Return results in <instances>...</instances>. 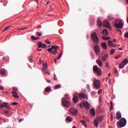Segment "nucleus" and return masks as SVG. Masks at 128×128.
<instances>
[{
	"mask_svg": "<svg viewBox=\"0 0 128 128\" xmlns=\"http://www.w3.org/2000/svg\"><path fill=\"white\" fill-rule=\"evenodd\" d=\"M42 48H46V44H42V46L41 47Z\"/></svg>",
	"mask_w": 128,
	"mask_h": 128,
	"instance_id": "obj_41",
	"label": "nucleus"
},
{
	"mask_svg": "<svg viewBox=\"0 0 128 128\" xmlns=\"http://www.w3.org/2000/svg\"><path fill=\"white\" fill-rule=\"evenodd\" d=\"M24 28H20L18 29V30H24Z\"/></svg>",
	"mask_w": 128,
	"mask_h": 128,
	"instance_id": "obj_58",
	"label": "nucleus"
},
{
	"mask_svg": "<svg viewBox=\"0 0 128 128\" xmlns=\"http://www.w3.org/2000/svg\"><path fill=\"white\" fill-rule=\"evenodd\" d=\"M116 116L117 120H120L122 118V114H120V112H118L116 114Z\"/></svg>",
	"mask_w": 128,
	"mask_h": 128,
	"instance_id": "obj_19",
	"label": "nucleus"
},
{
	"mask_svg": "<svg viewBox=\"0 0 128 128\" xmlns=\"http://www.w3.org/2000/svg\"><path fill=\"white\" fill-rule=\"evenodd\" d=\"M96 94V92H94V91H93L92 92V96H94V94Z\"/></svg>",
	"mask_w": 128,
	"mask_h": 128,
	"instance_id": "obj_48",
	"label": "nucleus"
},
{
	"mask_svg": "<svg viewBox=\"0 0 128 128\" xmlns=\"http://www.w3.org/2000/svg\"><path fill=\"white\" fill-rule=\"evenodd\" d=\"M128 63V60L127 59H124L122 62L119 65V68H124L125 66H126Z\"/></svg>",
	"mask_w": 128,
	"mask_h": 128,
	"instance_id": "obj_8",
	"label": "nucleus"
},
{
	"mask_svg": "<svg viewBox=\"0 0 128 128\" xmlns=\"http://www.w3.org/2000/svg\"><path fill=\"white\" fill-rule=\"evenodd\" d=\"M91 38L92 40H93V42H95V44H100L98 38V36L96 35V32H94L91 34Z\"/></svg>",
	"mask_w": 128,
	"mask_h": 128,
	"instance_id": "obj_2",
	"label": "nucleus"
},
{
	"mask_svg": "<svg viewBox=\"0 0 128 128\" xmlns=\"http://www.w3.org/2000/svg\"><path fill=\"white\" fill-rule=\"evenodd\" d=\"M98 94H102V90H100L98 91Z\"/></svg>",
	"mask_w": 128,
	"mask_h": 128,
	"instance_id": "obj_47",
	"label": "nucleus"
},
{
	"mask_svg": "<svg viewBox=\"0 0 128 128\" xmlns=\"http://www.w3.org/2000/svg\"><path fill=\"white\" fill-rule=\"evenodd\" d=\"M80 122L83 126H86V122L84 120H81Z\"/></svg>",
	"mask_w": 128,
	"mask_h": 128,
	"instance_id": "obj_31",
	"label": "nucleus"
},
{
	"mask_svg": "<svg viewBox=\"0 0 128 128\" xmlns=\"http://www.w3.org/2000/svg\"><path fill=\"white\" fill-rule=\"evenodd\" d=\"M80 106L82 108H84V102H81V103L80 104Z\"/></svg>",
	"mask_w": 128,
	"mask_h": 128,
	"instance_id": "obj_42",
	"label": "nucleus"
},
{
	"mask_svg": "<svg viewBox=\"0 0 128 128\" xmlns=\"http://www.w3.org/2000/svg\"><path fill=\"white\" fill-rule=\"evenodd\" d=\"M66 120L67 122H72V118L70 116H68L66 117Z\"/></svg>",
	"mask_w": 128,
	"mask_h": 128,
	"instance_id": "obj_25",
	"label": "nucleus"
},
{
	"mask_svg": "<svg viewBox=\"0 0 128 128\" xmlns=\"http://www.w3.org/2000/svg\"><path fill=\"white\" fill-rule=\"evenodd\" d=\"M62 52H61L60 54V56H60V58L62 56Z\"/></svg>",
	"mask_w": 128,
	"mask_h": 128,
	"instance_id": "obj_63",
	"label": "nucleus"
},
{
	"mask_svg": "<svg viewBox=\"0 0 128 128\" xmlns=\"http://www.w3.org/2000/svg\"><path fill=\"white\" fill-rule=\"evenodd\" d=\"M0 72L1 74H6V70L2 69L0 70Z\"/></svg>",
	"mask_w": 128,
	"mask_h": 128,
	"instance_id": "obj_35",
	"label": "nucleus"
},
{
	"mask_svg": "<svg viewBox=\"0 0 128 128\" xmlns=\"http://www.w3.org/2000/svg\"><path fill=\"white\" fill-rule=\"evenodd\" d=\"M22 120H24V119L22 118V119H20L18 122H22Z\"/></svg>",
	"mask_w": 128,
	"mask_h": 128,
	"instance_id": "obj_54",
	"label": "nucleus"
},
{
	"mask_svg": "<svg viewBox=\"0 0 128 128\" xmlns=\"http://www.w3.org/2000/svg\"><path fill=\"white\" fill-rule=\"evenodd\" d=\"M90 113L93 116H96V112L94 111V109L90 110Z\"/></svg>",
	"mask_w": 128,
	"mask_h": 128,
	"instance_id": "obj_23",
	"label": "nucleus"
},
{
	"mask_svg": "<svg viewBox=\"0 0 128 128\" xmlns=\"http://www.w3.org/2000/svg\"><path fill=\"white\" fill-rule=\"evenodd\" d=\"M62 88V86H60V85L57 84V85L55 86L54 88V90H58V88Z\"/></svg>",
	"mask_w": 128,
	"mask_h": 128,
	"instance_id": "obj_30",
	"label": "nucleus"
},
{
	"mask_svg": "<svg viewBox=\"0 0 128 128\" xmlns=\"http://www.w3.org/2000/svg\"><path fill=\"white\" fill-rule=\"evenodd\" d=\"M93 124L94 126H96V128H98V126H99L98 121L96 120V119L94 120Z\"/></svg>",
	"mask_w": 128,
	"mask_h": 128,
	"instance_id": "obj_18",
	"label": "nucleus"
},
{
	"mask_svg": "<svg viewBox=\"0 0 128 128\" xmlns=\"http://www.w3.org/2000/svg\"><path fill=\"white\" fill-rule=\"evenodd\" d=\"M12 94L13 98H16V100H18L20 98V96L18 95V92L16 91H12Z\"/></svg>",
	"mask_w": 128,
	"mask_h": 128,
	"instance_id": "obj_14",
	"label": "nucleus"
},
{
	"mask_svg": "<svg viewBox=\"0 0 128 128\" xmlns=\"http://www.w3.org/2000/svg\"><path fill=\"white\" fill-rule=\"evenodd\" d=\"M102 38L104 40H110V37L102 36Z\"/></svg>",
	"mask_w": 128,
	"mask_h": 128,
	"instance_id": "obj_28",
	"label": "nucleus"
},
{
	"mask_svg": "<svg viewBox=\"0 0 128 128\" xmlns=\"http://www.w3.org/2000/svg\"><path fill=\"white\" fill-rule=\"evenodd\" d=\"M52 90V88H50V87H47L46 89H45V92H50V90Z\"/></svg>",
	"mask_w": 128,
	"mask_h": 128,
	"instance_id": "obj_34",
	"label": "nucleus"
},
{
	"mask_svg": "<svg viewBox=\"0 0 128 128\" xmlns=\"http://www.w3.org/2000/svg\"><path fill=\"white\" fill-rule=\"evenodd\" d=\"M28 60H29V62H32V60H34V58H32V56H30L28 57Z\"/></svg>",
	"mask_w": 128,
	"mask_h": 128,
	"instance_id": "obj_39",
	"label": "nucleus"
},
{
	"mask_svg": "<svg viewBox=\"0 0 128 128\" xmlns=\"http://www.w3.org/2000/svg\"><path fill=\"white\" fill-rule=\"evenodd\" d=\"M108 18L110 20H114V18H112V17L110 16H109L108 17Z\"/></svg>",
	"mask_w": 128,
	"mask_h": 128,
	"instance_id": "obj_46",
	"label": "nucleus"
},
{
	"mask_svg": "<svg viewBox=\"0 0 128 128\" xmlns=\"http://www.w3.org/2000/svg\"><path fill=\"white\" fill-rule=\"evenodd\" d=\"M93 72H96L98 76H102V70L98 68L96 66H93Z\"/></svg>",
	"mask_w": 128,
	"mask_h": 128,
	"instance_id": "obj_4",
	"label": "nucleus"
},
{
	"mask_svg": "<svg viewBox=\"0 0 128 128\" xmlns=\"http://www.w3.org/2000/svg\"><path fill=\"white\" fill-rule=\"evenodd\" d=\"M8 102H2L0 104V108H8V110H10V107L8 106Z\"/></svg>",
	"mask_w": 128,
	"mask_h": 128,
	"instance_id": "obj_12",
	"label": "nucleus"
},
{
	"mask_svg": "<svg viewBox=\"0 0 128 128\" xmlns=\"http://www.w3.org/2000/svg\"><path fill=\"white\" fill-rule=\"evenodd\" d=\"M126 124V118H122L119 122H117V126L118 128H124Z\"/></svg>",
	"mask_w": 128,
	"mask_h": 128,
	"instance_id": "obj_1",
	"label": "nucleus"
},
{
	"mask_svg": "<svg viewBox=\"0 0 128 128\" xmlns=\"http://www.w3.org/2000/svg\"><path fill=\"white\" fill-rule=\"evenodd\" d=\"M114 72H116V74L118 73V69H114Z\"/></svg>",
	"mask_w": 128,
	"mask_h": 128,
	"instance_id": "obj_55",
	"label": "nucleus"
},
{
	"mask_svg": "<svg viewBox=\"0 0 128 128\" xmlns=\"http://www.w3.org/2000/svg\"><path fill=\"white\" fill-rule=\"evenodd\" d=\"M110 110H112V108H114V104H112V102L110 101Z\"/></svg>",
	"mask_w": 128,
	"mask_h": 128,
	"instance_id": "obj_38",
	"label": "nucleus"
},
{
	"mask_svg": "<svg viewBox=\"0 0 128 128\" xmlns=\"http://www.w3.org/2000/svg\"><path fill=\"white\" fill-rule=\"evenodd\" d=\"M36 36H31V38L32 40H36Z\"/></svg>",
	"mask_w": 128,
	"mask_h": 128,
	"instance_id": "obj_45",
	"label": "nucleus"
},
{
	"mask_svg": "<svg viewBox=\"0 0 128 128\" xmlns=\"http://www.w3.org/2000/svg\"><path fill=\"white\" fill-rule=\"evenodd\" d=\"M124 37L128 38V32L124 34Z\"/></svg>",
	"mask_w": 128,
	"mask_h": 128,
	"instance_id": "obj_50",
	"label": "nucleus"
},
{
	"mask_svg": "<svg viewBox=\"0 0 128 128\" xmlns=\"http://www.w3.org/2000/svg\"><path fill=\"white\" fill-rule=\"evenodd\" d=\"M54 80H58V79H57L56 77H54Z\"/></svg>",
	"mask_w": 128,
	"mask_h": 128,
	"instance_id": "obj_60",
	"label": "nucleus"
},
{
	"mask_svg": "<svg viewBox=\"0 0 128 128\" xmlns=\"http://www.w3.org/2000/svg\"><path fill=\"white\" fill-rule=\"evenodd\" d=\"M0 90H4V86H0Z\"/></svg>",
	"mask_w": 128,
	"mask_h": 128,
	"instance_id": "obj_53",
	"label": "nucleus"
},
{
	"mask_svg": "<svg viewBox=\"0 0 128 128\" xmlns=\"http://www.w3.org/2000/svg\"><path fill=\"white\" fill-rule=\"evenodd\" d=\"M62 104L64 106H66V108H70V106H72V103H70V102L69 101L66 100V98L62 99Z\"/></svg>",
	"mask_w": 128,
	"mask_h": 128,
	"instance_id": "obj_5",
	"label": "nucleus"
},
{
	"mask_svg": "<svg viewBox=\"0 0 128 128\" xmlns=\"http://www.w3.org/2000/svg\"><path fill=\"white\" fill-rule=\"evenodd\" d=\"M108 54H106L102 58V62H106V60H108Z\"/></svg>",
	"mask_w": 128,
	"mask_h": 128,
	"instance_id": "obj_20",
	"label": "nucleus"
},
{
	"mask_svg": "<svg viewBox=\"0 0 128 128\" xmlns=\"http://www.w3.org/2000/svg\"><path fill=\"white\" fill-rule=\"evenodd\" d=\"M112 46H113V48H116V44H112Z\"/></svg>",
	"mask_w": 128,
	"mask_h": 128,
	"instance_id": "obj_62",
	"label": "nucleus"
},
{
	"mask_svg": "<svg viewBox=\"0 0 128 128\" xmlns=\"http://www.w3.org/2000/svg\"><path fill=\"white\" fill-rule=\"evenodd\" d=\"M38 48H40L42 46V42H38Z\"/></svg>",
	"mask_w": 128,
	"mask_h": 128,
	"instance_id": "obj_32",
	"label": "nucleus"
},
{
	"mask_svg": "<svg viewBox=\"0 0 128 128\" xmlns=\"http://www.w3.org/2000/svg\"><path fill=\"white\" fill-rule=\"evenodd\" d=\"M69 112L72 116H78V110L76 108H72Z\"/></svg>",
	"mask_w": 128,
	"mask_h": 128,
	"instance_id": "obj_6",
	"label": "nucleus"
},
{
	"mask_svg": "<svg viewBox=\"0 0 128 128\" xmlns=\"http://www.w3.org/2000/svg\"><path fill=\"white\" fill-rule=\"evenodd\" d=\"M65 98L66 100H70V96L68 94H66L65 95V98Z\"/></svg>",
	"mask_w": 128,
	"mask_h": 128,
	"instance_id": "obj_37",
	"label": "nucleus"
},
{
	"mask_svg": "<svg viewBox=\"0 0 128 128\" xmlns=\"http://www.w3.org/2000/svg\"><path fill=\"white\" fill-rule=\"evenodd\" d=\"M106 68H109V66H108V62H106Z\"/></svg>",
	"mask_w": 128,
	"mask_h": 128,
	"instance_id": "obj_52",
	"label": "nucleus"
},
{
	"mask_svg": "<svg viewBox=\"0 0 128 128\" xmlns=\"http://www.w3.org/2000/svg\"><path fill=\"white\" fill-rule=\"evenodd\" d=\"M4 62H8V58L4 56L2 58Z\"/></svg>",
	"mask_w": 128,
	"mask_h": 128,
	"instance_id": "obj_36",
	"label": "nucleus"
},
{
	"mask_svg": "<svg viewBox=\"0 0 128 128\" xmlns=\"http://www.w3.org/2000/svg\"><path fill=\"white\" fill-rule=\"evenodd\" d=\"M12 90H14L13 91L14 92H18V89L16 87H13Z\"/></svg>",
	"mask_w": 128,
	"mask_h": 128,
	"instance_id": "obj_44",
	"label": "nucleus"
},
{
	"mask_svg": "<svg viewBox=\"0 0 128 128\" xmlns=\"http://www.w3.org/2000/svg\"><path fill=\"white\" fill-rule=\"evenodd\" d=\"M10 28V26H8L7 27H6L2 32H6V30H8V28Z\"/></svg>",
	"mask_w": 128,
	"mask_h": 128,
	"instance_id": "obj_40",
	"label": "nucleus"
},
{
	"mask_svg": "<svg viewBox=\"0 0 128 128\" xmlns=\"http://www.w3.org/2000/svg\"><path fill=\"white\" fill-rule=\"evenodd\" d=\"M96 64L98 65L99 66H102V63L100 62V60H97L96 61Z\"/></svg>",
	"mask_w": 128,
	"mask_h": 128,
	"instance_id": "obj_24",
	"label": "nucleus"
},
{
	"mask_svg": "<svg viewBox=\"0 0 128 128\" xmlns=\"http://www.w3.org/2000/svg\"><path fill=\"white\" fill-rule=\"evenodd\" d=\"M94 50L96 52V54L97 56L100 55V46L96 45L95 46H94Z\"/></svg>",
	"mask_w": 128,
	"mask_h": 128,
	"instance_id": "obj_11",
	"label": "nucleus"
},
{
	"mask_svg": "<svg viewBox=\"0 0 128 128\" xmlns=\"http://www.w3.org/2000/svg\"><path fill=\"white\" fill-rule=\"evenodd\" d=\"M114 26H116V28H122V26H124V24L122 22H118Z\"/></svg>",
	"mask_w": 128,
	"mask_h": 128,
	"instance_id": "obj_9",
	"label": "nucleus"
},
{
	"mask_svg": "<svg viewBox=\"0 0 128 128\" xmlns=\"http://www.w3.org/2000/svg\"><path fill=\"white\" fill-rule=\"evenodd\" d=\"M58 46H52L51 48H48L47 50L48 52H52L53 54H58Z\"/></svg>",
	"mask_w": 128,
	"mask_h": 128,
	"instance_id": "obj_3",
	"label": "nucleus"
},
{
	"mask_svg": "<svg viewBox=\"0 0 128 128\" xmlns=\"http://www.w3.org/2000/svg\"><path fill=\"white\" fill-rule=\"evenodd\" d=\"M103 26H105V28H107L109 30H112L110 26V22L108 21L104 20L102 24Z\"/></svg>",
	"mask_w": 128,
	"mask_h": 128,
	"instance_id": "obj_10",
	"label": "nucleus"
},
{
	"mask_svg": "<svg viewBox=\"0 0 128 128\" xmlns=\"http://www.w3.org/2000/svg\"><path fill=\"white\" fill-rule=\"evenodd\" d=\"M114 120V116L112 115H111V120Z\"/></svg>",
	"mask_w": 128,
	"mask_h": 128,
	"instance_id": "obj_57",
	"label": "nucleus"
},
{
	"mask_svg": "<svg viewBox=\"0 0 128 128\" xmlns=\"http://www.w3.org/2000/svg\"><path fill=\"white\" fill-rule=\"evenodd\" d=\"M96 120L98 122H102V120H104V116H100L98 117H97L96 118Z\"/></svg>",
	"mask_w": 128,
	"mask_h": 128,
	"instance_id": "obj_22",
	"label": "nucleus"
},
{
	"mask_svg": "<svg viewBox=\"0 0 128 128\" xmlns=\"http://www.w3.org/2000/svg\"><path fill=\"white\" fill-rule=\"evenodd\" d=\"M36 36H42V32H36Z\"/></svg>",
	"mask_w": 128,
	"mask_h": 128,
	"instance_id": "obj_29",
	"label": "nucleus"
},
{
	"mask_svg": "<svg viewBox=\"0 0 128 128\" xmlns=\"http://www.w3.org/2000/svg\"><path fill=\"white\" fill-rule=\"evenodd\" d=\"M45 42L46 44H52V42H50L49 40H46Z\"/></svg>",
	"mask_w": 128,
	"mask_h": 128,
	"instance_id": "obj_43",
	"label": "nucleus"
},
{
	"mask_svg": "<svg viewBox=\"0 0 128 128\" xmlns=\"http://www.w3.org/2000/svg\"><path fill=\"white\" fill-rule=\"evenodd\" d=\"M11 104H12L13 106H16L18 104V102H13Z\"/></svg>",
	"mask_w": 128,
	"mask_h": 128,
	"instance_id": "obj_49",
	"label": "nucleus"
},
{
	"mask_svg": "<svg viewBox=\"0 0 128 128\" xmlns=\"http://www.w3.org/2000/svg\"><path fill=\"white\" fill-rule=\"evenodd\" d=\"M79 98L80 100H82V98H85L86 100H88V95L82 94V93H80L79 94Z\"/></svg>",
	"mask_w": 128,
	"mask_h": 128,
	"instance_id": "obj_13",
	"label": "nucleus"
},
{
	"mask_svg": "<svg viewBox=\"0 0 128 128\" xmlns=\"http://www.w3.org/2000/svg\"><path fill=\"white\" fill-rule=\"evenodd\" d=\"M112 42L111 40H108V46H110V48L112 47Z\"/></svg>",
	"mask_w": 128,
	"mask_h": 128,
	"instance_id": "obj_26",
	"label": "nucleus"
},
{
	"mask_svg": "<svg viewBox=\"0 0 128 128\" xmlns=\"http://www.w3.org/2000/svg\"><path fill=\"white\" fill-rule=\"evenodd\" d=\"M102 34H104V36H108V30L106 29L103 30Z\"/></svg>",
	"mask_w": 128,
	"mask_h": 128,
	"instance_id": "obj_17",
	"label": "nucleus"
},
{
	"mask_svg": "<svg viewBox=\"0 0 128 128\" xmlns=\"http://www.w3.org/2000/svg\"><path fill=\"white\" fill-rule=\"evenodd\" d=\"M4 114H8L9 112L7 110H6L4 112Z\"/></svg>",
	"mask_w": 128,
	"mask_h": 128,
	"instance_id": "obj_51",
	"label": "nucleus"
},
{
	"mask_svg": "<svg viewBox=\"0 0 128 128\" xmlns=\"http://www.w3.org/2000/svg\"><path fill=\"white\" fill-rule=\"evenodd\" d=\"M101 45L102 46V48H103L104 50L108 49V46H106V43L105 42H104L103 43H101Z\"/></svg>",
	"mask_w": 128,
	"mask_h": 128,
	"instance_id": "obj_21",
	"label": "nucleus"
},
{
	"mask_svg": "<svg viewBox=\"0 0 128 128\" xmlns=\"http://www.w3.org/2000/svg\"><path fill=\"white\" fill-rule=\"evenodd\" d=\"M94 85L96 88H100V80H94Z\"/></svg>",
	"mask_w": 128,
	"mask_h": 128,
	"instance_id": "obj_7",
	"label": "nucleus"
},
{
	"mask_svg": "<svg viewBox=\"0 0 128 128\" xmlns=\"http://www.w3.org/2000/svg\"><path fill=\"white\" fill-rule=\"evenodd\" d=\"M38 50V52H42V49H37Z\"/></svg>",
	"mask_w": 128,
	"mask_h": 128,
	"instance_id": "obj_61",
	"label": "nucleus"
},
{
	"mask_svg": "<svg viewBox=\"0 0 128 128\" xmlns=\"http://www.w3.org/2000/svg\"><path fill=\"white\" fill-rule=\"evenodd\" d=\"M114 52H116V50H114V49H112L110 52V54H114Z\"/></svg>",
	"mask_w": 128,
	"mask_h": 128,
	"instance_id": "obj_33",
	"label": "nucleus"
},
{
	"mask_svg": "<svg viewBox=\"0 0 128 128\" xmlns=\"http://www.w3.org/2000/svg\"><path fill=\"white\" fill-rule=\"evenodd\" d=\"M84 106L86 108V110H90V104L88 102H84Z\"/></svg>",
	"mask_w": 128,
	"mask_h": 128,
	"instance_id": "obj_15",
	"label": "nucleus"
},
{
	"mask_svg": "<svg viewBox=\"0 0 128 128\" xmlns=\"http://www.w3.org/2000/svg\"><path fill=\"white\" fill-rule=\"evenodd\" d=\"M72 100L74 104H78V96H74Z\"/></svg>",
	"mask_w": 128,
	"mask_h": 128,
	"instance_id": "obj_16",
	"label": "nucleus"
},
{
	"mask_svg": "<svg viewBox=\"0 0 128 128\" xmlns=\"http://www.w3.org/2000/svg\"><path fill=\"white\" fill-rule=\"evenodd\" d=\"M124 50V48H118L119 50Z\"/></svg>",
	"mask_w": 128,
	"mask_h": 128,
	"instance_id": "obj_56",
	"label": "nucleus"
},
{
	"mask_svg": "<svg viewBox=\"0 0 128 128\" xmlns=\"http://www.w3.org/2000/svg\"><path fill=\"white\" fill-rule=\"evenodd\" d=\"M40 40V37L39 36L36 37V40Z\"/></svg>",
	"mask_w": 128,
	"mask_h": 128,
	"instance_id": "obj_59",
	"label": "nucleus"
},
{
	"mask_svg": "<svg viewBox=\"0 0 128 128\" xmlns=\"http://www.w3.org/2000/svg\"><path fill=\"white\" fill-rule=\"evenodd\" d=\"M47 82L50 84V80H47Z\"/></svg>",
	"mask_w": 128,
	"mask_h": 128,
	"instance_id": "obj_64",
	"label": "nucleus"
},
{
	"mask_svg": "<svg viewBox=\"0 0 128 128\" xmlns=\"http://www.w3.org/2000/svg\"><path fill=\"white\" fill-rule=\"evenodd\" d=\"M97 26H102V22H100V18L97 20Z\"/></svg>",
	"mask_w": 128,
	"mask_h": 128,
	"instance_id": "obj_27",
	"label": "nucleus"
}]
</instances>
